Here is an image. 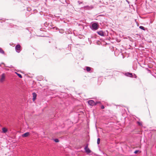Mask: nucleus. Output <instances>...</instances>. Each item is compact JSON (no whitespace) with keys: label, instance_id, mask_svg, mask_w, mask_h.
Here are the masks:
<instances>
[{"label":"nucleus","instance_id":"nucleus-2","mask_svg":"<svg viewBox=\"0 0 156 156\" xmlns=\"http://www.w3.org/2000/svg\"><path fill=\"white\" fill-rule=\"evenodd\" d=\"M93 29L95 30H97L98 28V25L97 23H94L92 24Z\"/></svg>","mask_w":156,"mask_h":156},{"label":"nucleus","instance_id":"nucleus-1","mask_svg":"<svg viewBox=\"0 0 156 156\" xmlns=\"http://www.w3.org/2000/svg\"><path fill=\"white\" fill-rule=\"evenodd\" d=\"M0 82L1 83L4 82L5 80V73H3L0 76Z\"/></svg>","mask_w":156,"mask_h":156},{"label":"nucleus","instance_id":"nucleus-22","mask_svg":"<svg viewBox=\"0 0 156 156\" xmlns=\"http://www.w3.org/2000/svg\"><path fill=\"white\" fill-rule=\"evenodd\" d=\"M81 3H82V2H81V3H79V4H81Z\"/></svg>","mask_w":156,"mask_h":156},{"label":"nucleus","instance_id":"nucleus-17","mask_svg":"<svg viewBox=\"0 0 156 156\" xmlns=\"http://www.w3.org/2000/svg\"><path fill=\"white\" fill-rule=\"evenodd\" d=\"M140 152L139 151V150H136V151H135L134 152V153L135 154H137L138 152Z\"/></svg>","mask_w":156,"mask_h":156},{"label":"nucleus","instance_id":"nucleus-11","mask_svg":"<svg viewBox=\"0 0 156 156\" xmlns=\"http://www.w3.org/2000/svg\"><path fill=\"white\" fill-rule=\"evenodd\" d=\"M0 53L2 54H4V51L1 48H0Z\"/></svg>","mask_w":156,"mask_h":156},{"label":"nucleus","instance_id":"nucleus-21","mask_svg":"<svg viewBox=\"0 0 156 156\" xmlns=\"http://www.w3.org/2000/svg\"><path fill=\"white\" fill-rule=\"evenodd\" d=\"M81 3H82V2H81V3H79V4H81Z\"/></svg>","mask_w":156,"mask_h":156},{"label":"nucleus","instance_id":"nucleus-3","mask_svg":"<svg viewBox=\"0 0 156 156\" xmlns=\"http://www.w3.org/2000/svg\"><path fill=\"white\" fill-rule=\"evenodd\" d=\"M21 46L20 44L17 45L15 47L16 50V51L17 52L19 53L20 51Z\"/></svg>","mask_w":156,"mask_h":156},{"label":"nucleus","instance_id":"nucleus-18","mask_svg":"<svg viewBox=\"0 0 156 156\" xmlns=\"http://www.w3.org/2000/svg\"><path fill=\"white\" fill-rule=\"evenodd\" d=\"M101 108L102 109H104L105 108V107L104 106V105H102L101 106Z\"/></svg>","mask_w":156,"mask_h":156},{"label":"nucleus","instance_id":"nucleus-6","mask_svg":"<svg viewBox=\"0 0 156 156\" xmlns=\"http://www.w3.org/2000/svg\"><path fill=\"white\" fill-rule=\"evenodd\" d=\"M30 134V133L29 132H27L23 134L22 135V136L23 137H27Z\"/></svg>","mask_w":156,"mask_h":156},{"label":"nucleus","instance_id":"nucleus-5","mask_svg":"<svg viewBox=\"0 0 156 156\" xmlns=\"http://www.w3.org/2000/svg\"><path fill=\"white\" fill-rule=\"evenodd\" d=\"M84 150H85L86 152L88 154L90 153L91 151L89 148H87V147H85Z\"/></svg>","mask_w":156,"mask_h":156},{"label":"nucleus","instance_id":"nucleus-12","mask_svg":"<svg viewBox=\"0 0 156 156\" xmlns=\"http://www.w3.org/2000/svg\"><path fill=\"white\" fill-rule=\"evenodd\" d=\"M86 70L87 72H89L91 70V68L89 67H86Z\"/></svg>","mask_w":156,"mask_h":156},{"label":"nucleus","instance_id":"nucleus-13","mask_svg":"<svg viewBox=\"0 0 156 156\" xmlns=\"http://www.w3.org/2000/svg\"><path fill=\"white\" fill-rule=\"evenodd\" d=\"M16 74H17V75H18V76L20 78H22V75L20 74H19V73H16Z\"/></svg>","mask_w":156,"mask_h":156},{"label":"nucleus","instance_id":"nucleus-15","mask_svg":"<svg viewBox=\"0 0 156 156\" xmlns=\"http://www.w3.org/2000/svg\"><path fill=\"white\" fill-rule=\"evenodd\" d=\"M54 141L56 142H58L59 141V140L58 139H54Z\"/></svg>","mask_w":156,"mask_h":156},{"label":"nucleus","instance_id":"nucleus-14","mask_svg":"<svg viewBox=\"0 0 156 156\" xmlns=\"http://www.w3.org/2000/svg\"><path fill=\"white\" fill-rule=\"evenodd\" d=\"M100 142V139L99 138H98L97 140V144H99Z\"/></svg>","mask_w":156,"mask_h":156},{"label":"nucleus","instance_id":"nucleus-20","mask_svg":"<svg viewBox=\"0 0 156 156\" xmlns=\"http://www.w3.org/2000/svg\"><path fill=\"white\" fill-rule=\"evenodd\" d=\"M85 147H87V148H88V144H87Z\"/></svg>","mask_w":156,"mask_h":156},{"label":"nucleus","instance_id":"nucleus-9","mask_svg":"<svg viewBox=\"0 0 156 156\" xmlns=\"http://www.w3.org/2000/svg\"><path fill=\"white\" fill-rule=\"evenodd\" d=\"M125 75L127 76L132 77L133 76V75L132 73H125Z\"/></svg>","mask_w":156,"mask_h":156},{"label":"nucleus","instance_id":"nucleus-10","mask_svg":"<svg viewBox=\"0 0 156 156\" xmlns=\"http://www.w3.org/2000/svg\"><path fill=\"white\" fill-rule=\"evenodd\" d=\"M2 130L3 132L4 133H6L7 131V129L6 128H5V127L2 128Z\"/></svg>","mask_w":156,"mask_h":156},{"label":"nucleus","instance_id":"nucleus-19","mask_svg":"<svg viewBox=\"0 0 156 156\" xmlns=\"http://www.w3.org/2000/svg\"><path fill=\"white\" fill-rule=\"evenodd\" d=\"M100 102H96L95 103H97V104L98 103H100Z\"/></svg>","mask_w":156,"mask_h":156},{"label":"nucleus","instance_id":"nucleus-23","mask_svg":"<svg viewBox=\"0 0 156 156\" xmlns=\"http://www.w3.org/2000/svg\"><path fill=\"white\" fill-rule=\"evenodd\" d=\"M81 3H82V2H81V3H79V4H81Z\"/></svg>","mask_w":156,"mask_h":156},{"label":"nucleus","instance_id":"nucleus-4","mask_svg":"<svg viewBox=\"0 0 156 156\" xmlns=\"http://www.w3.org/2000/svg\"><path fill=\"white\" fill-rule=\"evenodd\" d=\"M88 104L91 106H93L94 105H95L97 104V103H95V102L93 100H90L88 102Z\"/></svg>","mask_w":156,"mask_h":156},{"label":"nucleus","instance_id":"nucleus-8","mask_svg":"<svg viewBox=\"0 0 156 156\" xmlns=\"http://www.w3.org/2000/svg\"><path fill=\"white\" fill-rule=\"evenodd\" d=\"M32 94L33 95V101H34L36 99L37 94L35 93L34 92Z\"/></svg>","mask_w":156,"mask_h":156},{"label":"nucleus","instance_id":"nucleus-7","mask_svg":"<svg viewBox=\"0 0 156 156\" xmlns=\"http://www.w3.org/2000/svg\"><path fill=\"white\" fill-rule=\"evenodd\" d=\"M97 33L100 36H104V34L103 31L102 30L97 31Z\"/></svg>","mask_w":156,"mask_h":156},{"label":"nucleus","instance_id":"nucleus-16","mask_svg":"<svg viewBox=\"0 0 156 156\" xmlns=\"http://www.w3.org/2000/svg\"><path fill=\"white\" fill-rule=\"evenodd\" d=\"M139 28L140 29H142V30H144V28L143 27V26H140Z\"/></svg>","mask_w":156,"mask_h":156}]
</instances>
